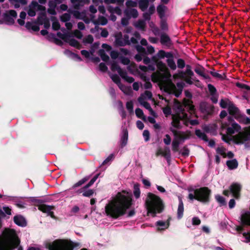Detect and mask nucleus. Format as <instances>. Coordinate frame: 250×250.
<instances>
[{
    "mask_svg": "<svg viewBox=\"0 0 250 250\" xmlns=\"http://www.w3.org/2000/svg\"><path fill=\"white\" fill-rule=\"evenodd\" d=\"M62 33L59 32L57 33V36L68 42L71 46L76 47L77 48H80V44L78 42L74 39L72 36L70 35L69 31L65 29L62 30Z\"/></svg>",
    "mask_w": 250,
    "mask_h": 250,
    "instance_id": "11",
    "label": "nucleus"
},
{
    "mask_svg": "<svg viewBox=\"0 0 250 250\" xmlns=\"http://www.w3.org/2000/svg\"><path fill=\"white\" fill-rule=\"evenodd\" d=\"M98 176L99 175L98 174H97L90 181V182L86 185L84 187H83V188L77 190L76 191V193L78 194H80L81 193H82V194L83 195V191L85 189H87V188H88L89 187H90V186H91L94 183V182L96 181V180H97V179L98 178Z\"/></svg>",
    "mask_w": 250,
    "mask_h": 250,
    "instance_id": "24",
    "label": "nucleus"
},
{
    "mask_svg": "<svg viewBox=\"0 0 250 250\" xmlns=\"http://www.w3.org/2000/svg\"><path fill=\"white\" fill-rule=\"evenodd\" d=\"M177 104L179 105V108H181L180 109L182 110L181 113H179V114L183 115V118H187L188 121L187 125L183 124V126L184 125L188 126L189 124L192 125H195L199 124V122L197 120L190 119L191 115L194 112V107L189 101L185 100L183 103H181L177 100H175L173 105L174 113L172 116L173 115L178 114L175 108V105Z\"/></svg>",
    "mask_w": 250,
    "mask_h": 250,
    "instance_id": "6",
    "label": "nucleus"
},
{
    "mask_svg": "<svg viewBox=\"0 0 250 250\" xmlns=\"http://www.w3.org/2000/svg\"><path fill=\"white\" fill-rule=\"evenodd\" d=\"M222 127L227 129V133L230 135L239 132V136L242 141L250 140V126L246 127L242 132H240L241 126L234 121L231 117L228 118L227 122H222Z\"/></svg>",
    "mask_w": 250,
    "mask_h": 250,
    "instance_id": "5",
    "label": "nucleus"
},
{
    "mask_svg": "<svg viewBox=\"0 0 250 250\" xmlns=\"http://www.w3.org/2000/svg\"><path fill=\"white\" fill-rule=\"evenodd\" d=\"M111 69L112 71H117L119 74L120 75L124 70L121 69L118 65V64L115 62H113L111 65Z\"/></svg>",
    "mask_w": 250,
    "mask_h": 250,
    "instance_id": "42",
    "label": "nucleus"
},
{
    "mask_svg": "<svg viewBox=\"0 0 250 250\" xmlns=\"http://www.w3.org/2000/svg\"><path fill=\"white\" fill-rule=\"evenodd\" d=\"M102 49H100L99 51V54L100 56L103 61L107 62L109 60V57L108 55L106 54L105 51H110L111 49V47L105 43L102 44Z\"/></svg>",
    "mask_w": 250,
    "mask_h": 250,
    "instance_id": "16",
    "label": "nucleus"
},
{
    "mask_svg": "<svg viewBox=\"0 0 250 250\" xmlns=\"http://www.w3.org/2000/svg\"><path fill=\"white\" fill-rule=\"evenodd\" d=\"M39 209L43 212L46 213L48 216L52 218H54V215L52 210L54 209V207L46 205H41L39 206Z\"/></svg>",
    "mask_w": 250,
    "mask_h": 250,
    "instance_id": "17",
    "label": "nucleus"
},
{
    "mask_svg": "<svg viewBox=\"0 0 250 250\" xmlns=\"http://www.w3.org/2000/svg\"><path fill=\"white\" fill-rule=\"evenodd\" d=\"M170 57H171V53H166L163 50H160L157 54V56L152 57V62L153 64L149 65L148 67L140 65L139 69L145 73L147 69L154 71L156 66L158 71L151 75L152 81L158 83L161 89H164L166 92L174 94L178 97L182 92L184 83L179 82L176 86L171 81V75L166 65L157 59V57L160 58L166 57L168 58Z\"/></svg>",
    "mask_w": 250,
    "mask_h": 250,
    "instance_id": "1",
    "label": "nucleus"
},
{
    "mask_svg": "<svg viewBox=\"0 0 250 250\" xmlns=\"http://www.w3.org/2000/svg\"><path fill=\"white\" fill-rule=\"evenodd\" d=\"M241 188V185L238 183L232 184L230 187V190L236 199H238L240 197L239 192Z\"/></svg>",
    "mask_w": 250,
    "mask_h": 250,
    "instance_id": "19",
    "label": "nucleus"
},
{
    "mask_svg": "<svg viewBox=\"0 0 250 250\" xmlns=\"http://www.w3.org/2000/svg\"><path fill=\"white\" fill-rule=\"evenodd\" d=\"M110 78H111V79L112 80V81L115 83H116L118 85V86H119L120 84H121V82H120V78L118 75H116V74H110Z\"/></svg>",
    "mask_w": 250,
    "mask_h": 250,
    "instance_id": "54",
    "label": "nucleus"
},
{
    "mask_svg": "<svg viewBox=\"0 0 250 250\" xmlns=\"http://www.w3.org/2000/svg\"><path fill=\"white\" fill-rule=\"evenodd\" d=\"M64 54L66 55H69L72 58L77 60V61H81V58L78 55L74 54L73 53L71 52L70 51L68 50H65L64 51Z\"/></svg>",
    "mask_w": 250,
    "mask_h": 250,
    "instance_id": "49",
    "label": "nucleus"
},
{
    "mask_svg": "<svg viewBox=\"0 0 250 250\" xmlns=\"http://www.w3.org/2000/svg\"><path fill=\"white\" fill-rule=\"evenodd\" d=\"M25 26L28 29H32L34 31H38L40 30L39 26L35 23L27 22Z\"/></svg>",
    "mask_w": 250,
    "mask_h": 250,
    "instance_id": "40",
    "label": "nucleus"
},
{
    "mask_svg": "<svg viewBox=\"0 0 250 250\" xmlns=\"http://www.w3.org/2000/svg\"><path fill=\"white\" fill-rule=\"evenodd\" d=\"M118 87L126 95H129L132 92V89L130 86H126L121 83L119 84Z\"/></svg>",
    "mask_w": 250,
    "mask_h": 250,
    "instance_id": "39",
    "label": "nucleus"
},
{
    "mask_svg": "<svg viewBox=\"0 0 250 250\" xmlns=\"http://www.w3.org/2000/svg\"><path fill=\"white\" fill-rule=\"evenodd\" d=\"M179 205L177 209V217L178 219H181L183 216L184 212V204L182 201V198L180 196L178 197Z\"/></svg>",
    "mask_w": 250,
    "mask_h": 250,
    "instance_id": "28",
    "label": "nucleus"
},
{
    "mask_svg": "<svg viewBox=\"0 0 250 250\" xmlns=\"http://www.w3.org/2000/svg\"><path fill=\"white\" fill-rule=\"evenodd\" d=\"M167 8L166 6L163 4H159L157 7V11L159 17L162 19L165 15V13L167 10Z\"/></svg>",
    "mask_w": 250,
    "mask_h": 250,
    "instance_id": "29",
    "label": "nucleus"
},
{
    "mask_svg": "<svg viewBox=\"0 0 250 250\" xmlns=\"http://www.w3.org/2000/svg\"><path fill=\"white\" fill-rule=\"evenodd\" d=\"M45 7L38 4L36 1H32L29 5L27 12L30 17H34L37 11H44Z\"/></svg>",
    "mask_w": 250,
    "mask_h": 250,
    "instance_id": "13",
    "label": "nucleus"
},
{
    "mask_svg": "<svg viewBox=\"0 0 250 250\" xmlns=\"http://www.w3.org/2000/svg\"><path fill=\"white\" fill-rule=\"evenodd\" d=\"M26 16V13L25 12H21L20 13V19L18 20V22L20 25H23L24 24V19Z\"/></svg>",
    "mask_w": 250,
    "mask_h": 250,
    "instance_id": "48",
    "label": "nucleus"
},
{
    "mask_svg": "<svg viewBox=\"0 0 250 250\" xmlns=\"http://www.w3.org/2000/svg\"><path fill=\"white\" fill-rule=\"evenodd\" d=\"M138 102L142 105L149 111L150 114L152 116L155 115V113L152 109L150 104L144 100L142 97H139L138 98Z\"/></svg>",
    "mask_w": 250,
    "mask_h": 250,
    "instance_id": "21",
    "label": "nucleus"
},
{
    "mask_svg": "<svg viewBox=\"0 0 250 250\" xmlns=\"http://www.w3.org/2000/svg\"><path fill=\"white\" fill-rule=\"evenodd\" d=\"M105 2L116 3L118 5H122L124 2V0H104Z\"/></svg>",
    "mask_w": 250,
    "mask_h": 250,
    "instance_id": "62",
    "label": "nucleus"
},
{
    "mask_svg": "<svg viewBox=\"0 0 250 250\" xmlns=\"http://www.w3.org/2000/svg\"><path fill=\"white\" fill-rule=\"evenodd\" d=\"M210 190L206 187L201 188L190 191L188 198L193 200L196 199L203 203L209 201Z\"/></svg>",
    "mask_w": 250,
    "mask_h": 250,
    "instance_id": "9",
    "label": "nucleus"
},
{
    "mask_svg": "<svg viewBox=\"0 0 250 250\" xmlns=\"http://www.w3.org/2000/svg\"><path fill=\"white\" fill-rule=\"evenodd\" d=\"M160 40L161 42L163 44L169 45L171 43V40L166 34H162L160 36Z\"/></svg>",
    "mask_w": 250,
    "mask_h": 250,
    "instance_id": "36",
    "label": "nucleus"
},
{
    "mask_svg": "<svg viewBox=\"0 0 250 250\" xmlns=\"http://www.w3.org/2000/svg\"><path fill=\"white\" fill-rule=\"evenodd\" d=\"M133 25L138 29L144 30L146 28V23L144 20H139L135 22Z\"/></svg>",
    "mask_w": 250,
    "mask_h": 250,
    "instance_id": "30",
    "label": "nucleus"
},
{
    "mask_svg": "<svg viewBox=\"0 0 250 250\" xmlns=\"http://www.w3.org/2000/svg\"><path fill=\"white\" fill-rule=\"evenodd\" d=\"M51 20L52 21V29L54 30H59L60 28V24L57 19L55 17H52Z\"/></svg>",
    "mask_w": 250,
    "mask_h": 250,
    "instance_id": "43",
    "label": "nucleus"
},
{
    "mask_svg": "<svg viewBox=\"0 0 250 250\" xmlns=\"http://www.w3.org/2000/svg\"><path fill=\"white\" fill-rule=\"evenodd\" d=\"M93 38L92 35H89L85 37L83 39V42L85 44H90L92 43Z\"/></svg>",
    "mask_w": 250,
    "mask_h": 250,
    "instance_id": "61",
    "label": "nucleus"
},
{
    "mask_svg": "<svg viewBox=\"0 0 250 250\" xmlns=\"http://www.w3.org/2000/svg\"><path fill=\"white\" fill-rule=\"evenodd\" d=\"M231 102L228 99L221 100L220 102L221 107L223 108H228L229 105L231 104Z\"/></svg>",
    "mask_w": 250,
    "mask_h": 250,
    "instance_id": "53",
    "label": "nucleus"
},
{
    "mask_svg": "<svg viewBox=\"0 0 250 250\" xmlns=\"http://www.w3.org/2000/svg\"><path fill=\"white\" fill-rule=\"evenodd\" d=\"M208 87L211 96V101L213 103H216L218 101V95L217 93L216 88L211 84H208Z\"/></svg>",
    "mask_w": 250,
    "mask_h": 250,
    "instance_id": "18",
    "label": "nucleus"
},
{
    "mask_svg": "<svg viewBox=\"0 0 250 250\" xmlns=\"http://www.w3.org/2000/svg\"><path fill=\"white\" fill-rule=\"evenodd\" d=\"M92 21L95 25H105L107 23V20L103 16H99L97 19H93Z\"/></svg>",
    "mask_w": 250,
    "mask_h": 250,
    "instance_id": "27",
    "label": "nucleus"
},
{
    "mask_svg": "<svg viewBox=\"0 0 250 250\" xmlns=\"http://www.w3.org/2000/svg\"><path fill=\"white\" fill-rule=\"evenodd\" d=\"M169 222L168 220L167 221H158L156 223V226L158 231L165 230L168 228Z\"/></svg>",
    "mask_w": 250,
    "mask_h": 250,
    "instance_id": "23",
    "label": "nucleus"
},
{
    "mask_svg": "<svg viewBox=\"0 0 250 250\" xmlns=\"http://www.w3.org/2000/svg\"><path fill=\"white\" fill-rule=\"evenodd\" d=\"M17 16L15 11L11 10L6 11L4 15V19L6 23L8 24H13L14 22V20Z\"/></svg>",
    "mask_w": 250,
    "mask_h": 250,
    "instance_id": "14",
    "label": "nucleus"
},
{
    "mask_svg": "<svg viewBox=\"0 0 250 250\" xmlns=\"http://www.w3.org/2000/svg\"><path fill=\"white\" fill-rule=\"evenodd\" d=\"M90 0H71V3L73 4L75 8H78L79 7L88 3Z\"/></svg>",
    "mask_w": 250,
    "mask_h": 250,
    "instance_id": "31",
    "label": "nucleus"
},
{
    "mask_svg": "<svg viewBox=\"0 0 250 250\" xmlns=\"http://www.w3.org/2000/svg\"><path fill=\"white\" fill-rule=\"evenodd\" d=\"M120 76L124 80H125L126 82H128L129 83H132L134 81V79L133 77L127 76L126 72H125L124 71L122 73Z\"/></svg>",
    "mask_w": 250,
    "mask_h": 250,
    "instance_id": "46",
    "label": "nucleus"
},
{
    "mask_svg": "<svg viewBox=\"0 0 250 250\" xmlns=\"http://www.w3.org/2000/svg\"><path fill=\"white\" fill-rule=\"evenodd\" d=\"M136 48L138 54L135 55V58L137 62H140L142 60L143 57L147 55L146 50L144 47L139 45H137Z\"/></svg>",
    "mask_w": 250,
    "mask_h": 250,
    "instance_id": "20",
    "label": "nucleus"
},
{
    "mask_svg": "<svg viewBox=\"0 0 250 250\" xmlns=\"http://www.w3.org/2000/svg\"><path fill=\"white\" fill-rule=\"evenodd\" d=\"M71 16L69 13H64L61 16V20L63 22H67L70 19Z\"/></svg>",
    "mask_w": 250,
    "mask_h": 250,
    "instance_id": "60",
    "label": "nucleus"
},
{
    "mask_svg": "<svg viewBox=\"0 0 250 250\" xmlns=\"http://www.w3.org/2000/svg\"><path fill=\"white\" fill-rule=\"evenodd\" d=\"M79 244L65 239H57L53 242L47 243L45 247L48 250H73L75 246Z\"/></svg>",
    "mask_w": 250,
    "mask_h": 250,
    "instance_id": "8",
    "label": "nucleus"
},
{
    "mask_svg": "<svg viewBox=\"0 0 250 250\" xmlns=\"http://www.w3.org/2000/svg\"><path fill=\"white\" fill-rule=\"evenodd\" d=\"M243 236L244 238V242L248 243L250 242V232H244L243 233Z\"/></svg>",
    "mask_w": 250,
    "mask_h": 250,
    "instance_id": "64",
    "label": "nucleus"
},
{
    "mask_svg": "<svg viewBox=\"0 0 250 250\" xmlns=\"http://www.w3.org/2000/svg\"><path fill=\"white\" fill-rule=\"evenodd\" d=\"M107 9L110 13L116 14L119 16H121L122 14L121 9L118 6L113 7L112 6H109Z\"/></svg>",
    "mask_w": 250,
    "mask_h": 250,
    "instance_id": "34",
    "label": "nucleus"
},
{
    "mask_svg": "<svg viewBox=\"0 0 250 250\" xmlns=\"http://www.w3.org/2000/svg\"><path fill=\"white\" fill-rule=\"evenodd\" d=\"M179 105L176 104L175 108L178 114L172 115V121L170 127V130L172 132L174 138L172 143V150L177 151L181 142H184L186 139L189 137V133L178 131L181 129L183 124L187 125L188 121L187 118H183V115L179 114L181 112V108H179Z\"/></svg>",
    "mask_w": 250,
    "mask_h": 250,
    "instance_id": "3",
    "label": "nucleus"
},
{
    "mask_svg": "<svg viewBox=\"0 0 250 250\" xmlns=\"http://www.w3.org/2000/svg\"><path fill=\"white\" fill-rule=\"evenodd\" d=\"M138 3L136 1L127 0L125 3V5L126 7H131L134 8V7H135L137 6Z\"/></svg>",
    "mask_w": 250,
    "mask_h": 250,
    "instance_id": "58",
    "label": "nucleus"
},
{
    "mask_svg": "<svg viewBox=\"0 0 250 250\" xmlns=\"http://www.w3.org/2000/svg\"><path fill=\"white\" fill-rule=\"evenodd\" d=\"M240 221L242 225L236 227V230L239 233L242 231L244 226H250V212L249 211H243L241 214Z\"/></svg>",
    "mask_w": 250,
    "mask_h": 250,
    "instance_id": "12",
    "label": "nucleus"
},
{
    "mask_svg": "<svg viewBox=\"0 0 250 250\" xmlns=\"http://www.w3.org/2000/svg\"><path fill=\"white\" fill-rule=\"evenodd\" d=\"M226 164L230 169H235L238 167V162L236 159L227 161Z\"/></svg>",
    "mask_w": 250,
    "mask_h": 250,
    "instance_id": "37",
    "label": "nucleus"
},
{
    "mask_svg": "<svg viewBox=\"0 0 250 250\" xmlns=\"http://www.w3.org/2000/svg\"><path fill=\"white\" fill-rule=\"evenodd\" d=\"M94 193V191L92 189H85L83 191V196L84 197H90Z\"/></svg>",
    "mask_w": 250,
    "mask_h": 250,
    "instance_id": "63",
    "label": "nucleus"
},
{
    "mask_svg": "<svg viewBox=\"0 0 250 250\" xmlns=\"http://www.w3.org/2000/svg\"><path fill=\"white\" fill-rule=\"evenodd\" d=\"M152 93L149 91H146L144 93L142 94L140 97H142L144 100L146 99H151L152 98Z\"/></svg>",
    "mask_w": 250,
    "mask_h": 250,
    "instance_id": "56",
    "label": "nucleus"
},
{
    "mask_svg": "<svg viewBox=\"0 0 250 250\" xmlns=\"http://www.w3.org/2000/svg\"><path fill=\"white\" fill-rule=\"evenodd\" d=\"M217 153L221 155L223 157H226V149L222 146L218 147L216 149Z\"/></svg>",
    "mask_w": 250,
    "mask_h": 250,
    "instance_id": "50",
    "label": "nucleus"
},
{
    "mask_svg": "<svg viewBox=\"0 0 250 250\" xmlns=\"http://www.w3.org/2000/svg\"><path fill=\"white\" fill-rule=\"evenodd\" d=\"M89 177L88 176H86L81 179V180L79 181L77 183L75 184L73 187L71 188V189H74L76 188L81 186L84 183H85L88 179Z\"/></svg>",
    "mask_w": 250,
    "mask_h": 250,
    "instance_id": "44",
    "label": "nucleus"
},
{
    "mask_svg": "<svg viewBox=\"0 0 250 250\" xmlns=\"http://www.w3.org/2000/svg\"><path fill=\"white\" fill-rule=\"evenodd\" d=\"M235 118L241 123L249 125L250 124V119L244 114H241L240 113L237 115Z\"/></svg>",
    "mask_w": 250,
    "mask_h": 250,
    "instance_id": "26",
    "label": "nucleus"
},
{
    "mask_svg": "<svg viewBox=\"0 0 250 250\" xmlns=\"http://www.w3.org/2000/svg\"><path fill=\"white\" fill-rule=\"evenodd\" d=\"M195 134L201 139L205 141H207V137L206 134L200 129H196L195 130Z\"/></svg>",
    "mask_w": 250,
    "mask_h": 250,
    "instance_id": "47",
    "label": "nucleus"
},
{
    "mask_svg": "<svg viewBox=\"0 0 250 250\" xmlns=\"http://www.w3.org/2000/svg\"><path fill=\"white\" fill-rule=\"evenodd\" d=\"M117 104L120 115L121 116L122 118H125L126 117V113L124 109L123 103L121 101H119L117 102Z\"/></svg>",
    "mask_w": 250,
    "mask_h": 250,
    "instance_id": "38",
    "label": "nucleus"
},
{
    "mask_svg": "<svg viewBox=\"0 0 250 250\" xmlns=\"http://www.w3.org/2000/svg\"><path fill=\"white\" fill-rule=\"evenodd\" d=\"M167 63L170 68L172 70H175L176 68V65L175 62L173 60L172 55L171 54V57H170L167 58Z\"/></svg>",
    "mask_w": 250,
    "mask_h": 250,
    "instance_id": "41",
    "label": "nucleus"
},
{
    "mask_svg": "<svg viewBox=\"0 0 250 250\" xmlns=\"http://www.w3.org/2000/svg\"><path fill=\"white\" fill-rule=\"evenodd\" d=\"M215 199L221 206H224L226 204L225 199L223 196L217 195L215 196Z\"/></svg>",
    "mask_w": 250,
    "mask_h": 250,
    "instance_id": "55",
    "label": "nucleus"
},
{
    "mask_svg": "<svg viewBox=\"0 0 250 250\" xmlns=\"http://www.w3.org/2000/svg\"><path fill=\"white\" fill-rule=\"evenodd\" d=\"M20 243L17 234L15 230L5 229L0 234V250H23L21 246H19Z\"/></svg>",
    "mask_w": 250,
    "mask_h": 250,
    "instance_id": "4",
    "label": "nucleus"
},
{
    "mask_svg": "<svg viewBox=\"0 0 250 250\" xmlns=\"http://www.w3.org/2000/svg\"><path fill=\"white\" fill-rule=\"evenodd\" d=\"M126 107L130 114H133V103L132 101L127 102L126 104Z\"/></svg>",
    "mask_w": 250,
    "mask_h": 250,
    "instance_id": "52",
    "label": "nucleus"
},
{
    "mask_svg": "<svg viewBox=\"0 0 250 250\" xmlns=\"http://www.w3.org/2000/svg\"><path fill=\"white\" fill-rule=\"evenodd\" d=\"M128 133L126 129H124L123 135L121 139L122 146H124L126 145L127 141Z\"/></svg>",
    "mask_w": 250,
    "mask_h": 250,
    "instance_id": "45",
    "label": "nucleus"
},
{
    "mask_svg": "<svg viewBox=\"0 0 250 250\" xmlns=\"http://www.w3.org/2000/svg\"><path fill=\"white\" fill-rule=\"evenodd\" d=\"M134 195L136 198H138L140 196V190L139 184L134 185Z\"/></svg>",
    "mask_w": 250,
    "mask_h": 250,
    "instance_id": "51",
    "label": "nucleus"
},
{
    "mask_svg": "<svg viewBox=\"0 0 250 250\" xmlns=\"http://www.w3.org/2000/svg\"><path fill=\"white\" fill-rule=\"evenodd\" d=\"M135 114L139 118L145 120V116L144 115L143 111L140 108H137L135 110Z\"/></svg>",
    "mask_w": 250,
    "mask_h": 250,
    "instance_id": "57",
    "label": "nucleus"
},
{
    "mask_svg": "<svg viewBox=\"0 0 250 250\" xmlns=\"http://www.w3.org/2000/svg\"><path fill=\"white\" fill-rule=\"evenodd\" d=\"M48 19L46 17L45 9L44 10V11H41L37 19L38 23L41 24V23H44V21H46Z\"/></svg>",
    "mask_w": 250,
    "mask_h": 250,
    "instance_id": "32",
    "label": "nucleus"
},
{
    "mask_svg": "<svg viewBox=\"0 0 250 250\" xmlns=\"http://www.w3.org/2000/svg\"><path fill=\"white\" fill-rule=\"evenodd\" d=\"M131 197L130 192H119L105 206V214L114 218L123 215L131 206Z\"/></svg>",
    "mask_w": 250,
    "mask_h": 250,
    "instance_id": "2",
    "label": "nucleus"
},
{
    "mask_svg": "<svg viewBox=\"0 0 250 250\" xmlns=\"http://www.w3.org/2000/svg\"><path fill=\"white\" fill-rule=\"evenodd\" d=\"M145 206L147 213L155 216L164 209V205L162 200L157 195L148 193L145 200Z\"/></svg>",
    "mask_w": 250,
    "mask_h": 250,
    "instance_id": "7",
    "label": "nucleus"
},
{
    "mask_svg": "<svg viewBox=\"0 0 250 250\" xmlns=\"http://www.w3.org/2000/svg\"><path fill=\"white\" fill-rule=\"evenodd\" d=\"M51 2H49L48 5L49 8L48 9L47 12L51 15H55L56 14V12L55 10L56 5L55 4H54L52 6V7H51Z\"/></svg>",
    "mask_w": 250,
    "mask_h": 250,
    "instance_id": "59",
    "label": "nucleus"
},
{
    "mask_svg": "<svg viewBox=\"0 0 250 250\" xmlns=\"http://www.w3.org/2000/svg\"><path fill=\"white\" fill-rule=\"evenodd\" d=\"M134 37H129L127 35H125L124 36L121 32H118L115 34V44L118 46H125L126 44L131 43L135 44L137 43V40L140 38V35L139 33L135 32L134 34Z\"/></svg>",
    "mask_w": 250,
    "mask_h": 250,
    "instance_id": "10",
    "label": "nucleus"
},
{
    "mask_svg": "<svg viewBox=\"0 0 250 250\" xmlns=\"http://www.w3.org/2000/svg\"><path fill=\"white\" fill-rule=\"evenodd\" d=\"M14 221L17 225L21 227H24L26 225V222L25 218L20 215H16L14 217Z\"/></svg>",
    "mask_w": 250,
    "mask_h": 250,
    "instance_id": "25",
    "label": "nucleus"
},
{
    "mask_svg": "<svg viewBox=\"0 0 250 250\" xmlns=\"http://www.w3.org/2000/svg\"><path fill=\"white\" fill-rule=\"evenodd\" d=\"M228 110L229 113L235 117L239 113V109L232 103L229 105Z\"/></svg>",
    "mask_w": 250,
    "mask_h": 250,
    "instance_id": "33",
    "label": "nucleus"
},
{
    "mask_svg": "<svg viewBox=\"0 0 250 250\" xmlns=\"http://www.w3.org/2000/svg\"><path fill=\"white\" fill-rule=\"evenodd\" d=\"M149 1L147 0H139L138 5L139 8L143 12L145 11L148 6Z\"/></svg>",
    "mask_w": 250,
    "mask_h": 250,
    "instance_id": "35",
    "label": "nucleus"
},
{
    "mask_svg": "<svg viewBox=\"0 0 250 250\" xmlns=\"http://www.w3.org/2000/svg\"><path fill=\"white\" fill-rule=\"evenodd\" d=\"M124 14L125 17H127L130 19H136L139 16L138 10L131 7H126L124 11Z\"/></svg>",
    "mask_w": 250,
    "mask_h": 250,
    "instance_id": "15",
    "label": "nucleus"
},
{
    "mask_svg": "<svg viewBox=\"0 0 250 250\" xmlns=\"http://www.w3.org/2000/svg\"><path fill=\"white\" fill-rule=\"evenodd\" d=\"M200 108L201 110L207 114H210L213 110V106L206 103H202L200 104Z\"/></svg>",
    "mask_w": 250,
    "mask_h": 250,
    "instance_id": "22",
    "label": "nucleus"
}]
</instances>
